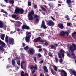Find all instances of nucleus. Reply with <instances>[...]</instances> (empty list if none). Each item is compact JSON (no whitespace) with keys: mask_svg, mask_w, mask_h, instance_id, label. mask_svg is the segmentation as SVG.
<instances>
[{"mask_svg":"<svg viewBox=\"0 0 76 76\" xmlns=\"http://www.w3.org/2000/svg\"><path fill=\"white\" fill-rule=\"evenodd\" d=\"M28 53L30 54H34L35 53V50L31 49L29 50V52H28Z\"/></svg>","mask_w":76,"mask_h":76,"instance_id":"obj_10","label":"nucleus"},{"mask_svg":"<svg viewBox=\"0 0 76 76\" xmlns=\"http://www.w3.org/2000/svg\"><path fill=\"white\" fill-rule=\"evenodd\" d=\"M38 38H36L34 39V40L33 41H34V42H38L39 41V39H41V37H38Z\"/></svg>","mask_w":76,"mask_h":76,"instance_id":"obj_9","label":"nucleus"},{"mask_svg":"<svg viewBox=\"0 0 76 76\" xmlns=\"http://www.w3.org/2000/svg\"><path fill=\"white\" fill-rule=\"evenodd\" d=\"M64 53H65V51H64L63 49H61L60 51L58 52V57L59 58H61L59 61L61 64L63 62L62 57L63 58L64 57Z\"/></svg>","mask_w":76,"mask_h":76,"instance_id":"obj_2","label":"nucleus"},{"mask_svg":"<svg viewBox=\"0 0 76 76\" xmlns=\"http://www.w3.org/2000/svg\"><path fill=\"white\" fill-rule=\"evenodd\" d=\"M27 74L28 75V74L26 72L25 74H21V76H27V75H26V74Z\"/></svg>","mask_w":76,"mask_h":76,"instance_id":"obj_32","label":"nucleus"},{"mask_svg":"<svg viewBox=\"0 0 76 76\" xmlns=\"http://www.w3.org/2000/svg\"><path fill=\"white\" fill-rule=\"evenodd\" d=\"M14 39L13 38H10L8 41V43L11 45L14 44Z\"/></svg>","mask_w":76,"mask_h":76,"instance_id":"obj_6","label":"nucleus"},{"mask_svg":"<svg viewBox=\"0 0 76 76\" xmlns=\"http://www.w3.org/2000/svg\"><path fill=\"white\" fill-rule=\"evenodd\" d=\"M4 46L3 47V46H2V47L0 46V51L1 52V53H3L4 51Z\"/></svg>","mask_w":76,"mask_h":76,"instance_id":"obj_17","label":"nucleus"},{"mask_svg":"<svg viewBox=\"0 0 76 76\" xmlns=\"http://www.w3.org/2000/svg\"><path fill=\"white\" fill-rule=\"evenodd\" d=\"M17 32H19L20 31V29L19 28H17Z\"/></svg>","mask_w":76,"mask_h":76,"instance_id":"obj_56","label":"nucleus"},{"mask_svg":"<svg viewBox=\"0 0 76 76\" xmlns=\"http://www.w3.org/2000/svg\"><path fill=\"white\" fill-rule=\"evenodd\" d=\"M41 28H43L44 29H46L47 28V26L45 25V22L44 21H43L41 24Z\"/></svg>","mask_w":76,"mask_h":76,"instance_id":"obj_8","label":"nucleus"},{"mask_svg":"<svg viewBox=\"0 0 76 76\" xmlns=\"http://www.w3.org/2000/svg\"><path fill=\"white\" fill-rule=\"evenodd\" d=\"M65 34H66V33L63 31H62L60 32V35L61 36H64Z\"/></svg>","mask_w":76,"mask_h":76,"instance_id":"obj_20","label":"nucleus"},{"mask_svg":"<svg viewBox=\"0 0 76 76\" xmlns=\"http://www.w3.org/2000/svg\"><path fill=\"white\" fill-rule=\"evenodd\" d=\"M50 47L54 50H56L57 49V48L55 46L53 45H50Z\"/></svg>","mask_w":76,"mask_h":76,"instance_id":"obj_21","label":"nucleus"},{"mask_svg":"<svg viewBox=\"0 0 76 76\" xmlns=\"http://www.w3.org/2000/svg\"><path fill=\"white\" fill-rule=\"evenodd\" d=\"M65 34H66L67 36H69V33L67 32H65Z\"/></svg>","mask_w":76,"mask_h":76,"instance_id":"obj_60","label":"nucleus"},{"mask_svg":"<svg viewBox=\"0 0 76 76\" xmlns=\"http://www.w3.org/2000/svg\"><path fill=\"white\" fill-rule=\"evenodd\" d=\"M16 8L15 11L14 13L16 14H18L20 13V8H19V7H16Z\"/></svg>","mask_w":76,"mask_h":76,"instance_id":"obj_7","label":"nucleus"},{"mask_svg":"<svg viewBox=\"0 0 76 76\" xmlns=\"http://www.w3.org/2000/svg\"><path fill=\"white\" fill-rule=\"evenodd\" d=\"M26 35L27 36H28V37L27 36L26 37V42H29L30 38L31 37V33L28 32L26 33Z\"/></svg>","mask_w":76,"mask_h":76,"instance_id":"obj_3","label":"nucleus"},{"mask_svg":"<svg viewBox=\"0 0 76 76\" xmlns=\"http://www.w3.org/2000/svg\"><path fill=\"white\" fill-rule=\"evenodd\" d=\"M58 72H61V75L62 76H67V73L64 70H59Z\"/></svg>","mask_w":76,"mask_h":76,"instance_id":"obj_5","label":"nucleus"},{"mask_svg":"<svg viewBox=\"0 0 76 76\" xmlns=\"http://www.w3.org/2000/svg\"><path fill=\"white\" fill-rule=\"evenodd\" d=\"M55 60L56 62L58 63V59H57V56L55 57Z\"/></svg>","mask_w":76,"mask_h":76,"instance_id":"obj_42","label":"nucleus"},{"mask_svg":"<svg viewBox=\"0 0 76 76\" xmlns=\"http://www.w3.org/2000/svg\"><path fill=\"white\" fill-rule=\"evenodd\" d=\"M3 22H2V21H0V28H3Z\"/></svg>","mask_w":76,"mask_h":76,"instance_id":"obj_31","label":"nucleus"},{"mask_svg":"<svg viewBox=\"0 0 76 76\" xmlns=\"http://www.w3.org/2000/svg\"><path fill=\"white\" fill-rule=\"evenodd\" d=\"M34 69L35 70H37L38 68L37 67V65H35L34 66Z\"/></svg>","mask_w":76,"mask_h":76,"instance_id":"obj_45","label":"nucleus"},{"mask_svg":"<svg viewBox=\"0 0 76 76\" xmlns=\"http://www.w3.org/2000/svg\"><path fill=\"white\" fill-rule=\"evenodd\" d=\"M40 76H44V75L43 73H41L40 74Z\"/></svg>","mask_w":76,"mask_h":76,"instance_id":"obj_57","label":"nucleus"},{"mask_svg":"<svg viewBox=\"0 0 76 76\" xmlns=\"http://www.w3.org/2000/svg\"><path fill=\"white\" fill-rule=\"evenodd\" d=\"M35 22L36 23H37L38 22H39V19L38 18H37Z\"/></svg>","mask_w":76,"mask_h":76,"instance_id":"obj_40","label":"nucleus"},{"mask_svg":"<svg viewBox=\"0 0 76 76\" xmlns=\"http://www.w3.org/2000/svg\"><path fill=\"white\" fill-rule=\"evenodd\" d=\"M28 17L29 20H33V16L31 15V14L28 15Z\"/></svg>","mask_w":76,"mask_h":76,"instance_id":"obj_14","label":"nucleus"},{"mask_svg":"<svg viewBox=\"0 0 76 76\" xmlns=\"http://www.w3.org/2000/svg\"><path fill=\"white\" fill-rule=\"evenodd\" d=\"M44 44L46 46H47L48 45V43L47 42L45 43Z\"/></svg>","mask_w":76,"mask_h":76,"instance_id":"obj_50","label":"nucleus"},{"mask_svg":"<svg viewBox=\"0 0 76 76\" xmlns=\"http://www.w3.org/2000/svg\"><path fill=\"white\" fill-rule=\"evenodd\" d=\"M58 26L60 29H63L64 28V26H63V24L60 23L58 24Z\"/></svg>","mask_w":76,"mask_h":76,"instance_id":"obj_12","label":"nucleus"},{"mask_svg":"<svg viewBox=\"0 0 76 76\" xmlns=\"http://www.w3.org/2000/svg\"><path fill=\"white\" fill-rule=\"evenodd\" d=\"M47 25L49 26H54V25H55V23L53 21V20H50L49 21H48L47 22Z\"/></svg>","mask_w":76,"mask_h":76,"instance_id":"obj_4","label":"nucleus"},{"mask_svg":"<svg viewBox=\"0 0 76 76\" xmlns=\"http://www.w3.org/2000/svg\"><path fill=\"white\" fill-rule=\"evenodd\" d=\"M20 14H23L24 13V10L22 8H20Z\"/></svg>","mask_w":76,"mask_h":76,"instance_id":"obj_24","label":"nucleus"},{"mask_svg":"<svg viewBox=\"0 0 76 76\" xmlns=\"http://www.w3.org/2000/svg\"><path fill=\"white\" fill-rule=\"evenodd\" d=\"M9 3L11 4H14V3H15V1H14V0H9Z\"/></svg>","mask_w":76,"mask_h":76,"instance_id":"obj_19","label":"nucleus"},{"mask_svg":"<svg viewBox=\"0 0 76 76\" xmlns=\"http://www.w3.org/2000/svg\"><path fill=\"white\" fill-rule=\"evenodd\" d=\"M53 69L56 71V72H57V68L55 65L53 66Z\"/></svg>","mask_w":76,"mask_h":76,"instance_id":"obj_26","label":"nucleus"},{"mask_svg":"<svg viewBox=\"0 0 76 76\" xmlns=\"http://www.w3.org/2000/svg\"><path fill=\"white\" fill-rule=\"evenodd\" d=\"M26 25H25V24H23L22 26V28L23 29H25L26 28Z\"/></svg>","mask_w":76,"mask_h":76,"instance_id":"obj_30","label":"nucleus"},{"mask_svg":"<svg viewBox=\"0 0 76 76\" xmlns=\"http://www.w3.org/2000/svg\"><path fill=\"white\" fill-rule=\"evenodd\" d=\"M49 56L50 57H53V55H52V54H51V53H49Z\"/></svg>","mask_w":76,"mask_h":76,"instance_id":"obj_53","label":"nucleus"},{"mask_svg":"<svg viewBox=\"0 0 76 76\" xmlns=\"http://www.w3.org/2000/svg\"><path fill=\"white\" fill-rule=\"evenodd\" d=\"M40 34V36H41L42 37H44V33H41Z\"/></svg>","mask_w":76,"mask_h":76,"instance_id":"obj_48","label":"nucleus"},{"mask_svg":"<svg viewBox=\"0 0 76 76\" xmlns=\"http://www.w3.org/2000/svg\"><path fill=\"white\" fill-rule=\"evenodd\" d=\"M66 54L67 56H68V57H71V55L70 54V53H69V52H67Z\"/></svg>","mask_w":76,"mask_h":76,"instance_id":"obj_34","label":"nucleus"},{"mask_svg":"<svg viewBox=\"0 0 76 76\" xmlns=\"http://www.w3.org/2000/svg\"><path fill=\"white\" fill-rule=\"evenodd\" d=\"M25 63V61H23L22 62H21V66H23V64H24Z\"/></svg>","mask_w":76,"mask_h":76,"instance_id":"obj_49","label":"nucleus"},{"mask_svg":"<svg viewBox=\"0 0 76 76\" xmlns=\"http://www.w3.org/2000/svg\"><path fill=\"white\" fill-rule=\"evenodd\" d=\"M19 19V17L18 16L17 17L15 18V20H18Z\"/></svg>","mask_w":76,"mask_h":76,"instance_id":"obj_54","label":"nucleus"},{"mask_svg":"<svg viewBox=\"0 0 76 76\" xmlns=\"http://www.w3.org/2000/svg\"><path fill=\"white\" fill-rule=\"evenodd\" d=\"M37 56H38V57H41V56H42L40 54H37Z\"/></svg>","mask_w":76,"mask_h":76,"instance_id":"obj_58","label":"nucleus"},{"mask_svg":"<svg viewBox=\"0 0 76 76\" xmlns=\"http://www.w3.org/2000/svg\"><path fill=\"white\" fill-rule=\"evenodd\" d=\"M67 26H70V25H71V23H67Z\"/></svg>","mask_w":76,"mask_h":76,"instance_id":"obj_44","label":"nucleus"},{"mask_svg":"<svg viewBox=\"0 0 76 76\" xmlns=\"http://www.w3.org/2000/svg\"><path fill=\"white\" fill-rule=\"evenodd\" d=\"M18 24H15V26H17V27H20V25H22V23L20 21H18Z\"/></svg>","mask_w":76,"mask_h":76,"instance_id":"obj_16","label":"nucleus"},{"mask_svg":"<svg viewBox=\"0 0 76 76\" xmlns=\"http://www.w3.org/2000/svg\"><path fill=\"white\" fill-rule=\"evenodd\" d=\"M39 18V16L37 15H35L34 16V18Z\"/></svg>","mask_w":76,"mask_h":76,"instance_id":"obj_43","label":"nucleus"},{"mask_svg":"<svg viewBox=\"0 0 76 76\" xmlns=\"http://www.w3.org/2000/svg\"><path fill=\"white\" fill-rule=\"evenodd\" d=\"M34 60L35 61V62L37 61V57H35L34 58Z\"/></svg>","mask_w":76,"mask_h":76,"instance_id":"obj_51","label":"nucleus"},{"mask_svg":"<svg viewBox=\"0 0 76 76\" xmlns=\"http://www.w3.org/2000/svg\"><path fill=\"white\" fill-rule=\"evenodd\" d=\"M61 6V4H58V7H59V6Z\"/></svg>","mask_w":76,"mask_h":76,"instance_id":"obj_64","label":"nucleus"},{"mask_svg":"<svg viewBox=\"0 0 76 76\" xmlns=\"http://www.w3.org/2000/svg\"><path fill=\"white\" fill-rule=\"evenodd\" d=\"M34 66L31 65L30 67V69L31 70H32V69H34Z\"/></svg>","mask_w":76,"mask_h":76,"instance_id":"obj_46","label":"nucleus"},{"mask_svg":"<svg viewBox=\"0 0 76 76\" xmlns=\"http://www.w3.org/2000/svg\"><path fill=\"white\" fill-rule=\"evenodd\" d=\"M31 15L32 16L33 15H34V10H32L30 12H29L28 15Z\"/></svg>","mask_w":76,"mask_h":76,"instance_id":"obj_27","label":"nucleus"},{"mask_svg":"<svg viewBox=\"0 0 76 76\" xmlns=\"http://www.w3.org/2000/svg\"><path fill=\"white\" fill-rule=\"evenodd\" d=\"M72 36L74 39L76 41V32L74 31L72 34Z\"/></svg>","mask_w":76,"mask_h":76,"instance_id":"obj_11","label":"nucleus"},{"mask_svg":"<svg viewBox=\"0 0 76 76\" xmlns=\"http://www.w3.org/2000/svg\"><path fill=\"white\" fill-rule=\"evenodd\" d=\"M43 51L45 52V54L46 55H47V50L45 49V48H43Z\"/></svg>","mask_w":76,"mask_h":76,"instance_id":"obj_37","label":"nucleus"},{"mask_svg":"<svg viewBox=\"0 0 76 76\" xmlns=\"http://www.w3.org/2000/svg\"><path fill=\"white\" fill-rule=\"evenodd\" d=\"M12 65L14 66H15V60H12Z\"/></svg>","mask_w":76,"mask_h":76,"instance_id":"obj_29","label":"nucleus"},{"mask_svg":"<svg viewBox=\"0 0 76 76\" xmlns=\"http://www.w3.org/2000/svg\"><path fill=\"white\" fill-rule=\"evenodd\" d=\"M39 42H41L42 43H44V42L43 40L40 39H39Z\"/></svg>","mask_w":76,"mask_h":76,"instance_id":"obj_39","label":"nucleus"},{"mask_svg":"<svg viewBox=\"0 0 76 76\" xmlns=\"http://www.w3.org/2000/svg\"><path fill=\"white\" fill-rule=\"evenodd\" d=\"M48 12H47V13H49L50 12V10L48 9Z\"/></svg>","mask_w":76,"mask_h":76,"instance_id":"obj_63","label":"nucleus"},{"mask_svg":"<svg viewBox=\"0 0 76 76\" xmlns=\"http://www.w3.org/2000/svg\"><path fill=\"white\" fill-rule=\"evenodd\" d=\"M68 50L69 53H71V55L73 59L75 60L76 59V55L74 53V51L76 50V45L75 43H72V45L70 44L67 45Z\"/></svg>","mask_w":76,"mask_h":76,"instance_id":"obj_1","label":"nucleus"},{"mask_svg":"<svg viewBox=\"0 0 76 76\" xmlns=\"http://www.w3.org/2000/svg\"><path fill=\"white\" fill-rule=\"evenodd\" d=\"M22 45L23 47H25V43H23Z\"/></svg>","mask_w":76,"mask_h":76,"instance_id":"obj_59","label":"nucleus"},{"mask_svg":"<svg viewBox=\"0 0 76 76\" xmlns=\"http://www.w3.org/2000/svg\"><path fill=\"white\" fill-rule=\"evenodd\" d=\"M28 6H31V2H28Z\"/></svg>","mask_w":76,"mask_h":76,"instance_id":"obj_47","label":"nucleus"},{"mask_svg":"<svg viewBox=\"0 0 76 76\" xmlns=\"http://www.w3.org/2000/svg\"><path fill=\"white\" fill-rule=\"evenodd\" d=\"M5 37V35L3 34L1 35V39H2V40H4V39Z\"/></svg>","mask_w":76,"mask_h":76,"instance_id":"obj_28","label":"nucleus"},{"mask_svg":"<svg viewBox=\"0 0 76 76\" xmlns=\"http://www.w3.org/2000/svg\"><path fill=\"white\" fill-rule=\"evenodd\" d=\"M5 41L7 43H8L9 41V37L7 35L5 37Z\"/></svg>","mask_w":76,"mask_h":76,"instance_id":"obj_18","label":"nucleus"},{"mask_svg":"<svg viewBox=\"0 0 76 76\" xmlns=\"http://www.w3.org/2000/svg\"><path fill=\"white\" fill-rule=\"evenodd\" d=\"M51 71L52 74H53V75H55L56 74V72H55V71L53 70V69H51Z\"/></svg>","mask_w":76,"mask_h":76,"instance_id":"obj_25","label":"nucleus"},{"mask_svg":"<svg viewBox=\"0 0 76 76\" xmlns=\"http://www.w3.org/2000/svg\"><path fill=\"white\" fill-rule=\"evenodd\" d=\"M4 1L6 3H9V2H8V0H4Z\"/></svg>","mask_w":76,"mask_h":76,"instance_id":"obj_61","label":"nucleus"},{"mask_svg":"<svg viewBox=\"0 0 76 76\" xmlns=\"http://www.w3.org/2000/svg\"><path fill=\"white\" fill-rule=\"evenodd\" d=\"M16 15H12V17L13 19H15V18H16Z\"/></svg>","mask_w":76,"mask_h":76,"instance_id":"obj_41","label":"nucleus"},{"mask_svg":"<svg viewBox=\"0 0 76 76\" xmlns=\"http://www.w3.org/2000/svg\"><path fill=\"white\" fill-rule=\"evenodd\" d=\"M34 9H36L37 8V5H34Z\"/></svg>","mask_w":76,"mask_h":76,"instance_id":"obj_52","label":"nucleus"},{"mask_svg":"<svg viewBox=\"0 0 76 76\" xmlns=\"http://www.w3.org/2000/svg\"><path fill=\"white\" fill-rule=\"evenodd\" d=\"M29 29H30L29 26L27 25H26V28L25 29H27V30H28Z\"/></svg>","mask_w":76,"mask_h":76,"instance_id":"obj_35","label":"nucleus"},{"mask_svg":"<svg viewBox=\"0 0 76 76\" xmlns=\"http://www.w3.org/2000/svg\"><path fill=\"white\" fill-rule=\"evenodd\" d=\"M38 51L39 52H40L42 51V49H39Z\"/></svg>","mask_w":76,"mask_h":76,"instance_id":"obj_62","label":"nucleus"},{"mask_svg":"<svg viewBox=\"0 0 76 76\" xmlns=\"http://www.w3.org/2000/svg\"><path fill=\"white\" fill-rule=\"evenodd\" d=\"M70 73H72L75 76H76V72L75 71H74L72 69H70L69 70Z\"/></svg>","mask_w":76,"mask_h":76,"instance_id":"obj_13","label":"nucleus"},{"mask_svg":"<svg viewBox=\"0 0 76 76\" xmlns=\"http://www.w3.org/2000/svg\"><path fill=\"white\" fill-rule=\"evenodd\" d=\"M0 45H2V46H3V47H5L6 46V44L1 40H0Z\"/></svg>","mask_w":76,"mask_h":76,"instance_id":"obj_15","label":"nucleus"},{"mask_svg":"<svg viewBox=\"0 0 76 76\" xmlns=\"http://www.w3.org/2000/svg\"><path fill=\"white\" fill-rule=\"evenodd\" d=\"M43 69L44 71H45L46 73H47V72H48V70H47V68L46 66H44Z\"/></svg>","mask_w":76,"mask_h":76,"instance_id":"obj_22","label":"nucleus"},{"mask_svg":"<svg viewBox=\"0 0 76 76\" xmlns=\"http://www.w3.org/2000/svg\"><path fill=\"white\" fill-rule=\"evenodd\" d=\"M43 62H44V60H42L40 62H39V63L42 64V63H43Z\"/></svg>","mask_w":76,"mask_h":76,"instance_id":"obj_55","label":"nucleus"},{"mask_svg":"<svg viewBox=\"0 0 76 76\" xmlns=\"http://www.w3.org/2000/svg\"><path fill=\"white\" fill-rule=\"evenodd\" d=\"M17 64H18V65H19V66H20V61H18L17 62Z\"/></svg>","mask_w":76,"mask_h":76,"instance_id":"obj_38","label":"nucleus"},{"mask_svg":"<svg viewBox=\"0 0 76 76\" xmlns=\"http://www.w3.org/2000/svg\"><path fill=\"white\" fill-rule=\"evenodd\" d=\"M40 7H41V8L42 9V10H43V11H45V12H46V13H47V11L46 10V9H45V8L43 7H42L41 5L40 6Z\"/></svg>","mask_w":76,"mask_h":76,"instance_id":"obj_23","label":"nucleus"},{"mask_svg":"<svg viewBox=\"0 0 76 76\" xmlns=\"http://www.w3.org/2000/svg\"><path fill=\"white\" fill-rule=\"evenodd\" d=\"M24 49L25 50H28L29 49V47H28V46H26L24 48Z\"/></svg>","mask_w":76,"mask_h":76,"instance_id":"obj_36","label":"nucleus"},{"mask_svg":"<svg viewBox=\"0 0 76 76\" xmlns=\"http://www.w3.org/2000/svg\"><path fill=\"white\" fill-rule=\"evenodd\" d=\"M67 0V3H71L72 2H73L72 1H71V0Z\"/></svg>","mask_w":76,"mask_h":76,"instance_id":"obj_33","label":"nucleus"}]
</instances>
